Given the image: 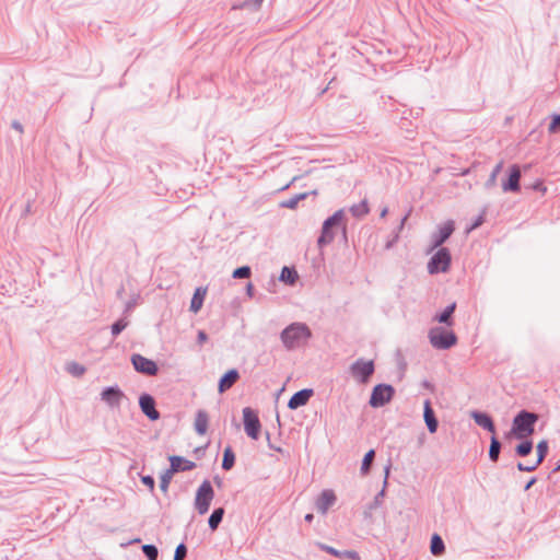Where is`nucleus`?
<instances>
[{
  "label": "nucleus",
  "mask_w": 560,
  "mask_h": 560,
  "mask_svg": "<svg viewBox=\"0 0 560 560\" xmlns=\"http://www.w3.org/2000/svg\"><path fill=\"white\" fill-rule=\"evenodd\" d=\"M454 222L446 221L440 228L436 234L432 236V249L442 245L454 232Z\"/></svg>",
  "instance_id": "ddd939ff"
},
{
  "label": "nucleus",
  "mask_w": 560,
  "mask_h": 560,
  "mask_svg": "<svg viewBox=\"0 0 560 560\" xmlns=\"http://www.w3.org/2000/svg\"><path fill=\"white\" fill-rule=\"evenodd\" d=\"M127 327V322L124 320V319H119L117 320L115 324H113L112 326V332L114 336H117L118 334H120L125 328Z\"/></svg>",
  "instance_id": "4c0bfd02"
},
{
  "label": "nucleus",
  "mask_w": 560,
  "mask_h": 560,
  "mask_svg": "<svg viewBox=\"0 0 560 560\" xmlns=\"http://www.w3.org/2000/svg\"><path fill=\"white\" fill-rule=\"evenodd\" d=\"M171 470L175 471H185L190 470L195 467V463L187 460L180 456H170Z\"/></svg>",
  "instance_id": "aec40b11"
},
{
  "label": "nucleus",
  "mask_w": 560,
  "mask_h": 560,
  "mask_svg": "<svg viewBox=\"0 0 560 560\" xmlns=\"http://www.w3.org/2000/svg\"><path fill=\"white\" fill-rule=\"evenodd\" d=\"M394 395V388L390 385L380 384L374 387L370 405L372 407H382L389 402Z\"/></svg>",
  "instance_id": "6e6552de"
},
{
  "label": "nucleus",
  "mask_w": 560,
  "mask_h": 560,
  "mask_svg": "<svg viewBox=\"0 0 560 560\" xmlns=\"http://www.w3.org/2000/svg\"><path fill=\"white\" fill-rule=\"evenodd\" d=\"M167 487H168V479H167V478H163V479H162V482H161V488H162L164 491H166Z\"/></svg>",
  "instance_id": "c03bdc74"
},
{
  "label": "nucleus",
  "mask_w": 560,
  "mask_h": 560,
  "mask_svg": "<svg viewBox=\"0 0 560 560\" xmlns=\"http://www.w3.org/2000/svg\"><path fill=\"white\" fill-rule=\"evenodd\" d=\"M532 450H533V443L530 441H525V442L521 443L520 445H517L516 453L520 456H526L532 452Z\"/></svg>",
  "instance_id": "72a5a7b5"
},
{
  "label": "nucleus",
  "mask_w": 560,
  "mask_h": 560,
  "mask_svg": "<svg viewBox=\"0 0 560 560\" xmlns=\"http://www.w3.org/2000/svg\"><path fill=\"white\" fill-rule=\"evenodd\" d=\"M423 417H424V421H425V424H427L430 433H435L438 430V420L434 416V411L431 407L430 400L424 401Z\"/></svg>",
  "instance_id": "6ab92c4d"
},
{
  "label": "nucleus",
  "mask_w": 560,
  "mask_h": 560,
  "mask_svg": "<svg viewBox=\"0 0 560 560\" xmlns=\"http://www.w3.org/2000/svg\"><path fill=\"white\" fill-rule=\"evenodd\" d=\"M307 197V192H302V194H299L288 200H284L281 202V207L283 208H288V209H295L298 203L305 199Z\"/></svg>",
  "instance_id": "c756f323"
},
{
  "label": "nucleus",
  "mask_w": 560,
  "mask_h": 560,
  "mask_svg": "<svg viewBox=\"0 0 560 560\" xmlns=\"http://www.w3.org/2000/svg\"><path fill=\"white\" fill-rule=\"evenodd\" d=\"M538 417L535 413L521 411L513 421V432L518 439H526L534 433Z\"/></svg>",
  "instance_id": "f03ea898"
},
{
  "label": "nucleus",
  "mask_w": 560,
  "mask_h": 560,
  "mask_svg": "<svg viewBox=\"0 0 560 560\" xmlns=\"http://www.w3.org/2000/svg\"><path fill=\"white\" fill-rule=\"evenodd\" d=\"M252 290H253V285L249 283V284L247 285V292H248L249 294H252Z\"/></svg>",
  "instance_id": "8fccbe9b"
},
{
  "label": "nucleus",
  "mask_w": 560,
  "mask_h": 560,
  "mask_svg": "<svg viewBox=\"0 0 560 560\" xmlns=\"http://www.w3.org/2000/svg\"><path fill=\"white\" fill-rule=\"evenodd\" d=\"M142 482L144 485H147L148 487H150V489H153V487H154V480H153V478H151L149 476L142 477Z\"/></svg>",
  "instance_id": "79ce46f5"
},
{
  "label": "nucleus",
  "mask_w": 560,
  "mask_h": 560,
  "mask_svg": "<svg viewBox=\"0 0 560 560\" xmlns=\"http://www.w3.org/2000/svg\"><path fill=\"white\" fill-rule=\"evenodd\" d=\"M209 423L208 413L205 410H199L195 418V430L198 434L203 435L207 433Z\"/></svg>",
  "instance_id": "4be33fe9"
},
{
  "label": "nucleus",
  "mask_w": 560,
  "mask_h": 560,
  "mask_svg": "<svg viewBox=\"0 0 560 560\" xmlns=\"http://www.w3.org/2000/svg\"><path fill=\"white\" fill-rule=\"evenodd\" d=\"M455 307H456L455 303L448 305L440 315H438L435 317V320H438L439 323H444V324H447L448 326H451L453 324L452 320H451V316L454 313Z\"/></svg>",
  "instance_id": "bb28decb"
},
{
  "label": "nucleus",
  "mask_w": 560,
  "mask_h": 560,
  "mask_svg": "<svg viewBox=\"0 0 560 560\" xmlns=\"http://www.w3.org/2000/svg\"><path fill=\"white\" fill-rule=\"evenodd\" d=\"M312 520H313V514L310 513V514L305 515V521L306 522H312Z\"/></svg>",
  "instance_id": "49530a36"
},
{
  "label": "nucleus",
  "mask_w": 560,
  "mask_h": 560,
  "mask_svg": "<svg viewBox=\"0 0 560 560\" xmlns=\"http://www.w3.org/2000/svg\"><path fill=\"white\" fill-rule=\"evenodd\" d=\"M500 442L497 440V438L493 435L491 439L490 450H489V457L491 460L497 462L499 454H500Z\"/></svg>",
  "instance_id": "7c9ffc66"
},
{
  "label": "nucleus",
  "mask_w": 560,
  "mask_h": 560,
  "mask_svg": "<svg viewBox=\"0 0 560 560\" xmlns=\"http://www.w3.org/2000/svg\"><path fill=\"white\" fill-rule=\"evenodd\" d=\"M102 399L109 406H118L124 398V393L117 387H108L101 394Z\"/></svg>",
  "instance_id": "4468645a"
},
{
  "label": "nucleus",
  "mask_w": 560,
  "mask_h": 560,
  "mask_svg": "<svg viewBox=\"0 0 560 560\" xmlns=\"http://www.w3.org/2000/svg\"><path fill=\"white\" fill-rule=\"evenodd\" d=\"M131 362L136 371H138L139 373L150 376L155 375L158 373L156 363L141 354H133L131 357Z\"/></svg>",
  "instance_id": "1a4fd4ad"
},
{
  "label": "nucleus",
  "mask_w": 560,
  "mask_h": 560,
  "mask_svg": "<svg viewBox=\"0 0 560 560\" xmlns=\"http://www.w3.org/2000/svg\"><path fill=\"white\" fill-rule=\"evenodd\" d=\"M240 375L238 372L234 369L228 371L220 380L219 382V393H224L228 389H230L238 380Z\"/></svg>",
  "instance_id": "f3484780"
},
{
  "label": "nucleus",
  "mask_w": 560,
  "mask_h": 560,
  "mask_svg": "<svg viewBox=\"0 0 560 560\" xmlns=\"http://www.w3.org/2000/svg\"><path fill=\"white\" fill-rule=\"evenodd\" d=\"M550 132L560 131V115H557L552 118V121L549 125Z\"/></svg>",
  "instance_id": "ea45409f"
},
{
  "label": "nucleus",
  "mask_w": 560,
  "mask_h": 560,
  "mask_svg": "<svg viewBox=\"0 0 560 560\" xmlns=\"http://www.w3.org/2000/svg\"><path fill=\"white\" fill-rule=\"evenodd\" d=\"M342 218H343V211L342 210H338L337 212H335L330 218H328L324 222L323 230H322V235L318 238V244L320 246H323L325 244H328V243H330L332 241L334 233L331 232V228L339 225L341 220H342Z\"/></svg>",
  "instance_id": "0eeeda50"
},
{
  "label": "nucleus",
  "mask_w": 560,
  "mask_h": 560,
  "mask_svg": "<svg viewBox=\"0 0 560 560\" xmlns=\"http://www.w3.org/2000/svg\"><path fill=\"white\" fill-rule=\"evenodd\" d=\"M207 293V289L197 288L190 302V311L197 313L200 311L203 304V300Z\"/></svg>",
  "instance_id": "b1692460"
},
{
  "label": "nucleus",
  "mask_w": 560,
  "mask_h": 560,
  "mask_svg": "<svg viewBox=\"0 0 560 560\" xmlns=\"http://www.w3.org/2000/svg\"><path fill=\"white\" fill-rule=\"evenodd\" d=\"M430 550L433 556H441L444 553L445 546L442 538L438 534H434L431 538Z\"/></svg>",
  "instance_id": "a878e982"
},
{
  "label": "nucleus",
  "mask_w": 560,
  "mask_h": 560,
  "mask_svg": "<svg viewBox=\"0 0 560 560\" xmlns=\"http://www.w3.org/2000/svg\"><path fill=\"white\" fill-rule=\"evenodd\" d=\"M311 338V330L305 324L294 323L281 332L285 348L293 349L305 343Z\"/></svg>",
  "instance_id": "f257e3e1"
},
{
  "label": "nucleus",
  "mask_w": 560,
  "mask_h": 560,
  "mask_svg": "<svg viewBox=\"0 0 560 560\" xmlns=\"http://www.w3.org/2000/svg\"><path fill=\"white\" fill-rule=\"evenodd\" d=\"M187 553V548L184 544H179L176 547L174 560H184Z\"/></svg>",
  "instance_id": "58836bf2"
},
{
  "label": "nucleus",
  "mask_w": 560,
  "mask_h": 560,
  "mask_svg": "<svg viewBox=\"0 0 560 560\" xmlns=\"http://www.w3.org/2000/svg\"><path fill=\"white\" fill-rule=\"evenodd\" d=\"M323 550L326 552L337 557V558H348L350 560H360V556L354 550H346V551H339L330 546L327 545H319Z\"/></svg>",
  "instance_id": "412c9836"
},
{
  "label": "nucleus",
  "mask_w": 560,
  "mask_h": 560,
  "mask_svg": "<svg viewBox=\"0 0 560 560\" xmlns=\"http://www.w3.org/2000/svg\"><path fill=\"white\" fill-rule=\"evenodd\" d=\"M482 223V218H479L477 221H475V224L468 230L470 232L471 230L476 229Z\"/></svg>",
  "instance_id": "a18cd8bd"
},
{
  "label": "nucleus",
  "mask_w": 560,
  "mask_h": 560,
  "mask_svg": "<svg viewBox=\"0 0 560 560\" xmlns=\"http://www.w3.org/2000/svg\"><path fill=\"white\" fill-rule=\"evenodd\" d=\"M350 212L355 218H363L370 212L368 200L364 199L361 202L353 205L350 208Z\"/></svg>",
  "instance_id": "393cba45"
},
{
  "label": "nucleus",
  "mask_w": 560,
  "mask_h": 560,
  "mask_svg": "<svg viewBox=\"0 0 560 560\" xmlns=\"http://www.w3.org/2000/svg\"><path fill=\"white\" fill-rule=\"evenodd\" d=\"M534 482H535V480H534V479H532V480L526 485V489H529Z\"/></svg>",
  "instance_id": "09e8293b"
},
{
  "label": "nucleus",
  "mask_w": 560,
  "mask_h": 560,
  "mask_svg": "<svg viewBox=\"0 0 560 560\" xmlns=\"http://www.w3.org/2000/svg\"><path fill=\"white\" fill-rule=\"evenodd\" d=\"M502 166H503V162H502V161H501V162H499V163L495 165V167L493 168L492 174H491V176H490V180H491V182H494V180L497 179V176H498V175H499V173L501 172Z\"/></svg>",
  "instance_id": "a19ab883"
},
{
  "label": "nucleus",
  "mask_w": 560,
  "mask_h": 560,
  "mask_svg": "<svg viewBox=\"0 0 560 560\" xmlns=\"http://www.w3.org/2000/svg\"><path fill=\"white\" fill-rule=\"evenodd\" d=\"M214 491L210 481L205 480L197 490L195 506L199 514H206L210 508L211 501L213 500Z\"/></svg>",
  "instance_id": "20e7f679"
},
{
  "label": "nucleus",
  "mask_w": 560,
  "mask_h": 560,
  "mask_svg": "<svg viewBox=\"0 0 560 560\" xmlns=\"http://www.w3.org/2000/svg\"><path fill=\"white\" fill-rule=\"evenodd\" d=\"M207 340H208V337H207L206 332L203 330H200L198 332V341H199V343H203Z\"/></svg>",
  "instance_id": "37998d69"
},
{
  "label": "nucleus",
  "mask_w": 560,
  "mask_h": 560,
  "mask_svg": "<svg viewBox=\"0 0 560 560\" xmlns=\"http://www.w3.org/2000/svg\"><path fill=\"white\" fill-rule=\"evenodd\" d=\"M471 416L478 425L487 429L492 434L495 433L494 424L488 415L481 412H474Z\"/></svg>",
  "instance_id": "5701e85b"
},
{
  "label": "nucleus",
  "mask_w": 560,
  "mask_h": 560,
  "mask_svg": "<svg viewBox=\"0 0 560 560\" xmlns=\"http://www.w3.org/2000/svg\"><path fill=\"white\" fill-rule=\"evenodd\" d=\"M536 448H537V459L529 465H524L522 463H518L517 468L521 471H533L541 464V462L544 460V458L546 457V455L548 453V442L546 440L540 441L537 444Z\"/></svg>",
  "instance_id": "9b49d317"
},
{
  "label": "nucleus",
  "mask_w": 560,
  "mask_h": 560,
  "mask_svg": "<svg viewBox=\"0 0 560 560\" xmlns=\"http://www.w3.org/2000/svg\"><path fill=\"white\" fill-rule=\"evenodd\" d=\"M142 412L152 421L160 418L159 411L155 409V401L152 396L143 394L139 399Z\"/></svg>",
  "instance_id": "f8f14e48"
},
{
  "label": "nucleus",
  "mask_w": 560,
  "mask_h": 560,
  "mask_svg": "<svg viewBox=\"0 0 560 560\" xmlns=\"http://www.w3.org/2000/svg\"><path fill=\"white\" fill-rule=\"evenodd\" d=\"M296 272L293 270V269H290L288 267H284L281 271V280L282 281H285V282H289V283H294L295 279H296Z\"/></svg>",
  "instance_id": "473e14b6"
},
{
  "label": "nucleus",
  "mask_w": 560,
  "mask_h": 560,
  "mask_svg": "<svg viewBox=\"0 0 560 560\" xmlns=\"http://www.w3.org/2000/svg\"><path fill=\"white\" fill-rule=\"evenodd\" d=\"M521 171L517 165H512L510 168V176L506 183L503 184V190L518 191L520 190Z\"/></svg>",
  "instance_id": "dca6fc26"
},
{
  "label": "nucleus",
  "mask_w": 560,
  "mask_h": 560,
  "mask_svg": "<svg viewBox=\"0 0 560 560\" xmlns=\"http://www.w3.org/2000/svg\"><path fill=\"white\" fill-rule=\"evenodd\" d=\"M143 553L148 557L149 560H156L158 559V549L153 545H144L142 547Z\"/></svg>",
  "instance_id": "f704fd0d"
},
{
  "label": "nucleus",
  "mask_w": 560,
  "mask_h": 560,
  "mask_svg": "<svg viewBox=\"0 0 560 560\" xmlns=\"http://www.w3.org/2000/svg\"><path fill=\"white\" fill-rule=\"evenodd\" d=\"M429 339L431 345L436 349H448L457 342V337L452 330H446L441 327L432 328L429 331Z\"/></svg>",
  "instance_id": "7ed1b4c3"
},
{
  "label": "nucleus",
  "mask_w": 560,
  "mask_h": 560,
  "mask_svg": "<svg viewBox=\"0 0 560 560\" xmlns=\"http://www.w3.org/2000/svg\"><path fill=\"white\" fill-rule=\"evenodd\" d=\"M451 265V254L447 248L439 249L428 262V271L431 275L445 272Z\"/></svg>",
  "instance_id": "39448f33"
},
{
  "label": "nucleus",
  "mask_w": 560,
  "mask_h": 560,
  "mask_svg": "<svg viewBox=\"0 0 560 560\" xmlns=\"http://www.w3.org/2000/svg\"><path fill=\"white\" fill-rule=\"evenodd\" d=\"M336 495L331 490H325L317 499L316 506L319 512L325 514L327 510L335 503Z\"/></svg>",
  "instance_id": "a211bd4d"
},
{
  "label": "nucleus",
  "mask_w": 560,
  "mask_h": 560,
  "mask_svg": "<svg viewBox=\"0 0 560 560\" xmlns=\"http://www.w3.org/2000/svg\"><path fill=\"white\" fill-rule=\"evenodd\" d=\"M235 455L230 446L224 450L222 468L225 470H230L234 466Z\"/></svg>",
  "instance_id": "cd10ccee"
},
{
  "label": "nucleus",
  "mask_w": 560,
  "mask_h": 560,
  "mask_svg": "<svg viewBox=\"0 0 560 560\" xmlns=\"http://www.w3.org/2000/svg\"><path fill=\"white\" fill-rule=\"evenodd\" d=\"M387 211H388V209H387V208H384V209L382 210V212H381V218H385V217H386V214H387Z\"/></svg>",
  "instance_id": "de8ad7c7"
},
{
  "label": "nucleus",
  "mask_w": 560,
  "mask_h": 560,
  "mask_svg": "<svg viewBox=\"0 0 560 560\" xmlns=\"http://www.w3.org/2000/svg\"><path fill=\"white\" fill-rule=\"evenodd\" d=\"M223 514L224 510L222 508H219L212 512L209 517V526L212 530L218 528L220 522L222 521Z\"/></svg>",
  "instance_id": "c85d7f7f"
},
{
  "label": "nucleus",
  "mask_w": 560,
  "mask_h": 560,
  "mask_svg": "<svg viewBox=\"0 0 560 560\" xmlns=\"http://www.w3.org/2000/svg\"><path fill=\"white\" fill-rule=\"evenodd\" d=\"M68 371L75 376H81L85 372V369L82 365L72 362L68 365Z\"/></svg>",
  "instance_id": "e433bc0d"
},
{
  "label": "nucleus",
  "mask_w": 560,
  "mask_h": 560,
  "mask_svg": "<svg viewBox=\"0 0 560 560\" xmlns=\"http://www.w3.org/2000/svg\"><path fill=\"white\" fill-rule=\"evenodd\" d=\"M250 276V268L247 266L240 267L233 271L234 278H248Z\"/></svg>",
  "instance_id": "c9c22d12"
},
{
  "label": "nucleus",
  "mask_w": 560,
  "mask_h": 560,
  "mask_svg": "<svg viewBox=\"0 0 560 560\" xmlns=\"http://www.w3.org/2000/svg\"><path fill=\"white\" fill-rule=\"evenodd\" d=\"M374 455H375V453H374L373 450H370L365 454V456L363 458V462H362V466H361V471H362L363 475L368 474V471L370 470V466H371V464H372V462L374 459Z\"/></svg>",
  "instance_id": "2f4dec72"
},
{
  "label": "nucleus",
  "mask_w": 560,
  "mask_h": 560,
  "mask_svg": "<svg viewBox=\"0 0 560 560\" xmlns=\"http://www.w3.org/2000/svg\"><path fill=\"white\" fill-rule=\"evenodd\" d=\"M351 372L357 380L365 383L374 372L373 361L358 360L352 364Z\"/></svg>",
  "instance_id": "9d476101"
},
{
  "label": "nucleus",
  "mask_w": 560,
  "mask_h": 560,
  "mask_svg": "<svg viewBox=\"0 0 560 560\" xmlns=\"http://www.w3.org/2000/svg\"><path fill=\"white\" fill-rule=\"evenodd\" d=\"M243 422L246 434L253 440H258L261 424L257 413L252 408L243 409Z\"/></svg>",
  "instance_id": "423d86ee"
},
{
  "label": "nucleus",
  "mask_w": 560,
  "mask_h": 560,
  "mask_svg": "<svg viewBox=\"0 0 560 560\" xmlns=\"http://www.w3.org/2000/svg\"><path fill=\"white\" fill-rule=\"evenodd\" d=\"M312 395H313V390L312 389H302V390L295 393L290 398V400L288 402V407L290 409H296L299 407H302V406L307 404V401L310 400Z\"/></svg>",
  "instance_id": "2eb2a0df"
}]
</instances>
